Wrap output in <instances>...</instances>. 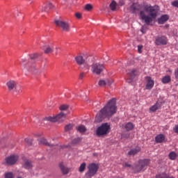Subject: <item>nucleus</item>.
Returning a JSON list of instances; mask_svg holds the SVG:
<instances>
[{
	"instance_id": "1",
	"label": "nucleus",
	"mask_w": 178,
	"mask_h": 178,
	"mask_svg": "<svg viewBox=\"0 0 178 178\" xmlns=\"http://www.w3.org/2000/svg\"><path fill=\"white\" fill-rule=\"evenodd\" d=\"M118 108L116 107V99H111L107 104L100 110V112L97 114L95 121L99 123L102 122L105 118H109L116 113Z\"/></svg>"
},
{
	"instance_id": "2",
	"label": "nucleus",
	"mask_w": 178,
	"mask_h": 178,
	"mask_svg": "<svg viewBox=\"0 0 178 178\" xmlns=\"http://www.w3.org/2000/svg\"><path fill=\"white\" fill-rule=\"evenodd\" d=\"M144 9L147 13H149L150 17L146 15L144 11H140V19H142V20H144L145 23H146L148 25L149 24V23H151V22H152V19L156 18L158 10H156L155 7L152 6H145Z\"/></svg>"
},
{
	"instance_id": "3",
	"label": "nucleus",
	"mask_w": 178,
	"mask_h": 178,
	"mask_svg": "<svg viewBox=\"0 0 178 178\" xmlns=\"http://www.w3.org/2000/svg\"><path fill=\"white\" fill-rule=\"evenodd\" d=\"M109 130H111V124L108 122L104 123L97 129L96 135L98 137H100V136H106L109 133Z\"/></svg>"
},
{
	"instance_id": "4",
	"label": "nucleus",
	"mask_w": 178,
	"mask_h": 178,
	"mask_svg": "<svg viewBox=\"0 0 178 178\" xmlns=\"http://www.w3.org/2000/svg\"><path fill=\"white\" fill-rule=\"evenodd\" d=\"M98 169H99L98 164H95L94 163L89 164L88 166V171L85 174V177L86 178L93 177V176H95V175H97V172H98Z\"/></svg>"
},
{
	"instance_id": "5",
	"label": "nucleus",
	"mask_w": 178,
	"mask_h": 178,
	"mask_svg": "<svg viewBox=\"0 0 178 178\" xmlns=\"http://www.w3.org/2000/svg\"><path fill=\"white\" fill-rule=\"evenodd\" d=\"M55 24L57 27H60L63 31H65V33H69V31H70V24L67 22L56 19Z\"/></svg>"
},
{
	"instance_id": "6",
	"label": "nucleus",
	"mask_w": 178,
	"mask_h": 178,
	"mask_svg": "<svg viewBox=\"0 0 178 178\" xmlns=\"http://www.w3.org/2000/svg\"><path fill=\"white\" fill-rule=\"evenodd\" d=\"M105 66L99 63H95L91 66V71L94 74L99 75L104 72Z\"/></svg>"
},
{
	"instance_id": "7",
	"label": "nucleus",
	"mask_w": 178,
	"mask_h": 178,
	"mask_svg": "<svg viewBox=\"0 0 178 178\" xmlns=\"http://www.w3.org/2000/svg\"><path fill=\"white\" fill-rule=\"evenodd\" d=\"M148 165H149V159L140 160L139 164L133 169L136 173H138V172H141L143 169H145Z\"/></svg>"
},
{
	"instance_id": "8",
	"label": "nucleus",
	"mask_w": 178,
	"mask_h": 178,
	"mask_svg": "<svg viewBox=\"0 0 178 178\" xmlns=\"http://www.w3.org/2000/svg\"><path fill=\"white\" fill-rule=\"evenodd\" d=\"M65 118H66V114L65 113L61 112L58 114L56 117H47L44 118V120H47L48 122H63L65 120Z\"/></svg>"
},
{
	"instance_id": "9",
	"label": "nucleus",
	"mask_w": 178,
	"mask_h": 178,
	"mask_svg": "<svg viewBox=\"0 0 178 178\" xmlns=\"http://www.w3.org/2000/svg\"><path fill=\"white\" fill-rule=\"evenodd\" d=\"M5 161H6V165H8V166H12L15 165L16 162H17V161H19V156L15 155V154L10 155L6 157L5 159Z\"/></svg>"
},
{
	"instance_id": "10",
	"label": "nucleus",
	"mask_w": 178,
	"mask_h": 178,
	"mask_svg": "<svg viewBox=\"0 0 178 178\" xmlns=\"http://www.w3.org/2000/svg\"><path fill=\"white\" fill-rule=\"evenodd\" d=\"M156 45H166L168 44V38L165 36H159L155 38Z\"/></svg>"
},
{
	"instance_id": "11",
	"label": "nucleus",
	"mask_w": 178,
	"mask_h": 178,
	"mask_svg": "<svg viewBox=\"0 0 178 178\" xmlns=\"http://www.w3.org/2000/svg\"><path fill=\"white\" fill-rule=\"evenodd\" d=\"M24 68L28 73H31V74H37V73H38V70L35 68V66H34V65L30 64V63H28Z\"/></svg>"
},
{
	"instance_id": "12",
	"label": "nucleus",
	"mask_w": 178,
	"mask_h": 178,
	"mask_svg": "<svg viewBox=\"0 0 178 178\" xmlns=\"http://www.w3.org/2000/svg\"><path fill=\"white\" fill-rule=\"evenodd\" d=\"M145 80L147 81V84L145 86L146 90H152V88H154V85L155 84V82L152 79H151L150 76H146Z\"/></svg>"
},
{
	"instance_id": "13",
	"label": "nucleus",
	"mask_w": 178,
	"mask_h": 178,
	"mask_svg": "<svg viewBox=\"0 0 178 178\" xmlns=\"http://www.w3.org/2000/svg\"><path fill=\"white\" fill-rule=\"evenodd\" d=\"M6 86L9 91H12V90H17V83L15 81H9L7 82Z\"/></svg>"
},
{
	"instance_id": "14",
	"label": "nucleus",
	"mask_w": 178,
	"mask_h": 178,
	"mask_svg": "<svg viewBox=\"0 0 178 178\" xmlns=\"http://www.w3.org/2000/svg\"><path fill=\"white\" fill-rule=\"evenodd\" d=\"M112 83H113V79H102L99 81L98 85L99 86V87H105V86H111Z\"/></svg>"
},
{
	"instance_id": "15",
	"label": "nucleus",
	"mask_w": 178,
	"mask_h": 178,
	"mask_svg": "<svg viewBox=\"0 0 178 178\" xmlns=\"http://www.w3.org/2000/svg\"><path fill=\"white\" fill-rule=\"evenodd\" d=\"M141 9V6L140 4L134 3L130 7V10L132 12V13H136Z\"/></svg>"
},
{
	"instance_id": "16",
	"label": "nucleus",
	"mask_w": 178,
	"mask_h": 178,
	"mask_svg": "<svg viewBox=\"0 0 178 178\" xmlns=\"http://www.w3.org/2000/svg\"><path fill=\"white\" fill-rule=\"evenodd\" d=\"M127 74H129V81H128V83H131V81L134 80V78L137 74V71L136 70H132L131 71L128 72Z\"/></svg>"
},
{
	"instance_id": "17",
	"label": "nucleus",
	"mask_w": 178,
	"mask_h": 178,
	"mask_svg": "<svg viewBox=\"0 0 178 178\" xmlns=\"http://www.w3.org/2000/svg\"><path fill=\"white\" fill-rule=\"evenodd\" d=\"M162 104L161 102H156L154 105L149 108V112H156L158 109H161Z\"/></svg>"
},
{
	"instance_id": "18",
	"label": "nucleus",
	"mask_w": 178,
	"mask_h": 178,
	"mask_svg": "<svg viewBox=\"0 0 178 178\" xmlns=\"http://www.w3.org/2000/svg\"><path fill=\"white\" fill-rule=\"evenodd\" d=\"M75 60L77 65H84L86 63V58L83 56H77L75 57Z\"/></svg>"
},
{
	"instance_id": "19",
	"label": "nucleus",
	"mask_w": 178,
	"mask_h": 178,
	"mask_svg": "<svg viewBox=\"0 0 178 178\" xmlns=\"http://www.w3.org/2000/svg\"><path fill=\"white\" fill-rule=\"evenodd\" d=\"M169 20V16L168 15H162L160 18L158 19V22L159 24H164Z\"/></svg>"
},
{
	"instance_id": "20",
	"label": "nucleus",
	"mask_w": 178,
	"mask_h": 178,
	"mask_svg": "<svg viewBox=\"0 0 178 178\" xmlns=\"http://www.w3.org/2000/svg\"><path fill=\"white\" fill-rule=\"evenodd\" d=\"M165 135L160 134L155 137V141L159 143H163V141H165Z\"/></svg>"
},
{
	"instance_id": "21",
	"label": "nucleus",
	"mask_w": 178,
	"mask_h": 178,
	"mask_svg": "<svg viewBox=\"0 0 178 178\" xmlns=\"http://www.w3.org/2000/svg\"><path fill=\"white\" fill-rule=\"evenodd\" d=\"M140 151H141V149L139 147H136L134 149H131L129 152L128 155H132V156L136 155V154H138V152H140Z\"/></svg>"
},
{
	"instance_id": "22",
	"label": "nucleus",
	"mask_w": 178,
	"mask_h": 178,
	"mask_svg": "<svg viewBox=\"0 0 178 178\" xmlns=\"http://www.w3.org/2000/svg\"><path fill=\"white\" fill-rule=\"evenodd\" d=\"M59 168H60L63 175H67V173H69V168L65 167V165H63V163H60L59 164Z\"/></svg>"
},
{
	"instance_id": "23",
	"label": "nucleus",
	"mask_w": 178,
	"mask_h": 178,
	"mask_svg": "<svg viewBox=\"0 0 178 178\" xmlns=\"http://www.w3.org/2000/svg\"><path fill=\"white\" fill-rule=\"evenodd\" d=\"M44 54H52L54 52V46H46L44 49Z\"/></svg>"
},
{
	"instance_id": "24",
	"label": "nucleus",
	"mask_w": 178,
	"mask_h": 178,
	"mask_svg": "<svg viewBox=\"0 0 178 178\" xmlns=\"http://www.w3.org/2000/svg\"><path fill=\"white\" fill-rule=\"evenodd\" d=\"M171 80L172 78H170V76L166 75L162 78L161 82L163 84H168V83H170Z\"/></svg>"
},
{
	"instance_id": "25",
	"label": "nucleus",
	"mask_w": 178,
	"mask_h": 178,
	"mask_svg": "<svg viewBox=\"0 0 178 178\" xmlns=\"http://www.w3.org/2000/svg\"><path fill=\"white\" fill-rule=\"evenodd\" d=\"M39 144H43L44 145H47V147H55L54 145H51L48 141H47V139L45 138H41L39 140Z\"/></svg>"
},
{
	"instance_id": "26",
	"label": "nucleus",
	"mask_w": 178,
	"mask_h": 178,
	"mask_svg": "<svg viewBox=\"0 0 178 178\" xmlns=\"http://www.w3.org/2000/svg\"><path fill=\"white\" fill-rule=\"evenodd\" d=\"M54 8V5H52V3L47 2L46 6L42 9L44 12H49L51 9Z\"/></svg>"
},
{
	"instance_id": "27",
	"label": "nucleus",
	"mask_w": 178,
	"mask_h": 178,
	"mask_svg": "<svg viewBox=\"0 0 178 178\" xmlns=\"http://www.w3.org/2000/svg\"><path fill=\"white\" fill-rule=\"evenodd\" d=\"M124 129L127 131H130L134 129V125L131 122H128L124 125Z\"/></svg>"
},
{
	"instance_id": "28",
	"label": "nucleus",
	"mask_w": 178,
	"mask_h": 178,
	"mask_svg": "<svg viewBox=\"0 0 178 178\" xmlns=\"http://www.w3.org/2000/svg\"><path fill=\"white\" fill-rule=\"evenodd\" d=\"M24 168L25 169H31V168H33V164L31 163V161L29 160L25 161Z\"/></svg>"
},
{
	"instance_id": "29",
	"label": "nucleus",
	"mask_w": 178,
	"mask_h": 178,
	"mask_svg": "<svg viewBox=\"0 0 178 178\" xmlns=\"http://www.w3.org/2000/svg\"><path fill=\"white\" fill-rule=\"evenodd\" d=\"M155 178H175V177L172 176H169L165 173H162V174L156 175Z\"/></svg>"
},
{
	"instance_id": "30",
	"label": "nucleus",
	"mask_w": 178,
	"mask_h": 178,
	"mask_svg": "<svg viewBox=\"0 0 178 178\" xmlns=\"http://www.w3.org/2000/svg\"><path fill=\"white\" fill-rule=\"evenodd\" d=\"M77 131L79 133H86L87 131V129H86V127L84 125H80L76 128Z\"/></svg>"
},
{
	"instance_id": "31",
	"label": "nucleus",
	"mask_w": 178,
	"mask_h": 178,
	"mask_svg": "<svg viewBox=\"0 0 178 178\" xmlns=\"http://www.w3.org/2000/svg\"><path fill=\"white\" fill-rule=\"evenodd\" d=\"M86 166H87V164L86 163H81L79 168V172H80V173H83V172L86 170Z\"/></svg>"
},
{
	"instance_id": "32",
	"label": "nucleus",
	"mask_w": 178,
	"mask_h": 178,
	"mask_svg": "<svg viewBox=\"0 0 178 178\" xmlns=\"http://www.w3.org/2000/svg\"><path fill=\"white\" fill-rule=\"evenodd\" d=\"M177 156V154H176V152H171L169 154V158L172 161H175V159H176Z\"/></svg>"
},
{
	"instance_id": "33",
	"label": "nucleus",
	"mask_w": 178,
	"mask_h": 178,
	"mask_svg": "<svg viewBox=\"0 0 178 178\" xmlns=\"http://www.w3.org/2000/svg\"><path fill=\"white\" fill-rule=\"evenodd\" d=\"M4 177L5 178H15V176L13 175V172H6L4 174Z\"/></svg>"
},
{
	"instance_id": "34",
	"label": "nucleus",
	"mask_w": 178,
	"mask_h": 178,
	"mask_svg": "<svg viewBox=\"0 0 178 178\" xmlns=\"http://www.w3.org/2000/svg\"><path fill=\"white\" fill-rule=\"evenodd\" d=\"M73 129V124H68L65 127V131H70V130Z\"/></svg>"
},
{
	"instance_id": "35",
	"label": "nucleus",
	"mask_w": 178,
	"mask_h": 178,
	"mask_svg": "<svg viewBox=\"0 0 178 178\" xmlns=\"http://www.w3.org/2000/svg\"><path fill=\"white\" fill-rule=\"evenodd\" d=\"M69 108V106L67 104H63L59 107L60 111H66Z\"/></svg>"
},
{
	"instance_id": "36",
	"label": "nucleus",
	"mask_w": 178,
	"mask_h": 178,
	"mask_svg": "<svg viewBox=\"0 0 178 178\" xmlns=\"http://www.w3.org/2000/svg\"><path fill=\"white\" fill-rule=\"evenodd\" d=\"M110 8L111 10H115V9H116V3L114 1L110 4Z\"/></svg>"
},
{
	"instance_id": "37",
	"label": "nucleus",
	"mask_w": 178,
	"mask_h": 178,
	"mask_svg": "<svg viewBox=\"0 0 178 178\" xmlns=\"http://www.w3.org/2000/svg\"><path fill=\"white\" fill-rule=\"evenodd\" d=\"M92 8H93L92 5H91V4H86L85 6L86 10H88V11L92 10Z\"/></svg>"
},
{
	"instance_id": "38",
	"label": "nucleus",
	"mask_w": 178,
	"mask_h": 178,
	"mask_svg": "<svg viewBox=\"0 0 178 178\" xmlns=\"http://www.w3.org/2000/svg\"><path fill=\"white\" fill-rule=\"evenodd\" d=\"M80 141H81L80 138H77L74 139L72 141V144H74V145L79 144V143H80Z\"/></svg>"
},
{
	"instance_id": "39",
	"label": "nucleus",
	"mask_w": 178,
	"mask_h": 178,
	"mask_svg": "<svg viewBox=\"0 0 178 178\" xmlns=\"http://www.w3.org/2000/svg\"><path fill=\"white\" fill-rule=\"evenodd\" d=\"M143 44L138 45V54H143Z\"/></svg>"
},
{
	"instance_id": "40",
	"label": "nucleus",
	"mask_w": 178,
	"mask_h": 178,
	"mask_svg": "<svg viewBox=\"0 0 178 178\" xmlns=\"http://www.w3.org/2000/svg\"><path fill=\"white\" fill-rule=\"evenodd\" d=\"M38 58V55L37 54H32L30 56L31 60H35V59H37Z\"/></svg>"
},
{
	"instance_id": "41",
	"label": "nucleus",
	"mask_w": 178,
	"mask_h": 178,
	"mask_svg": "<svg viewBox=\"0 0 178 178\" xmlns=\"http://www.w3.org/2000/svg\"><path fill=\"white\" fill-rule=\"evenodd\" d=\"M84 77H86V74H84V72H81L80 74H79V80H83V79H84Z\"/></svg>"
},
{
	"instance_id": "42",
	"label": "nucleus",
	"mask_w": 178,
	"mask_h": 178,
	"mask_svg": "<svg viewBox=\"0 0 178 178\" xmlns=\"http://www.w3.org/2000/svg\"><path fill=\"white\" fill-rule=\"evenodd\" d=\"M75 16H76V19H81V13H75Z\"/></svg>"
},
{
	"instance_id": "43",
	"label": "nucleus",
	"mask_w": 178,
	"mask_h": 178,
	"mask_svg": "<svg viewBox=\"0 0 178 178\" xmlns=\"http://www.w3.org/2000/svg\"><path fill=\"white\" fill-rule=\"evenodd\" d=\"M172 6H175L176 8H178V1H175L172 3Z\"/></svg>"
},
{
	"instance_id": "44",
	"label": "nucleus",
	"mask_w": 178,
	"mask_h": 178,
	"mask_svg": "<svg viewBox=\"0 0 178 178\" xmlns=\"http://www.w3.org/2000/svg\"><path fill=\"white\" fill-rule=\"evenodd\" d=\"M175 133H177L178 134V124L175 125L173 129Z\"/></svg>"
},
{
	"instance_id": "45",
	"label": "nucleus",
	"mask_w": 178,
	"mask_h": 178,
	"mask_svg": "<svg viewBox=\"0 0 178 178\" xmlns=\"http://www.w3.org/2000/svg\"><path fill=\"white\" fill-rule=\"evenodd\" d=\"M124 168H131V165L129 164L128 163H125L124 164Z\"/></svg>"
},
{
	"instance_id": "46",
	"label": "nucleus",
	"mask_w": 178,
	"mask_h": 178,
	"mask_svg": "<svg viewBox=\"0 0 178 178\" xmlns=\"http://www.w3.org/2000/svg\"><path fill=\"white\" fill-rule=\"evenodd\" d=\"M25 142H26L27 144H29V145H31V140H29V139H27V138L25 139Z\"/></svg>"
},
{
	"instance_id": "47",
	"label": "nucleus",
	"mask_w": 178,
	"mask_h": 178,
	"mask_svg": "<svg viewBox=\"0 0 178 178\" xmlns=\"http://www.w3.org/2000/svg\"><path fill=\"white\" fill-rule=\"evenodd\" d=\"M175 76L177 79H178V69L177 70H175Z\"/></svg>"
},
{
	"instance_id": "48",
	"label": "nucleus",
	"mask_w": 178,
	"mask_h": 178,
	"mask_svg": "<svg viewBox=\"0 0 178 178\" xmlns=\"http://www.w3.org/2000/svg\"><path fill=\"white\" fill-rule=\"evenodd\" d=\"M26 62H27V60L26 58H23L22 60V63H26Z\"/></svg>"
},
{
	"instance_id": "49",
	"label": "nucleus",
	"mask_w": 178,
	"mask_h": 178,
	"mask_svg": "<svg viewBox=\"0 0 178 178\" xmlns=\"http://www.w3.org/2000/svg\"><path fill=\"white\" fill-rule=\"evenodd\" d=\"M67 2H68V3H73V2L71 0H67Z\"/></svg>"
},
{
	"instance_id": "50",
	"label": "nucleus",
	"mask_w": 178,
	"mask_h": 178,
	"mask_svg": "<svg viewBox=\"0 0 178 178\" xmlns=\"http://www.w3.org/2000/svg\"><path fill=\"white\" fill-rule=\"evenodd\" d=\"M18 92L19 93L22 92V89L18 90Z\"/></svg>"
},
{
	"instance_id": "51",
	"label": "nucleus",
	"mask_w": 178,
	"mask_h": 178,
	"mask_svg": "<svg viewBox=\"0 0 178 178\" xmlns=\"http://www.w3.org/2000/svg\"><path fill=\"white\" fill-rule=\"evenodd\" d=\"M17 178H23V177H17Z\"/></svg>"
},
{
	"instance_id": "52",
	"label": "nucleus",
	"mask_w": 178,
	"mask_h": 178,
	"mask_svg": "<svg viewBox=\"0 0 178 178\" xmlns=\"http://www.w3.org/2000/svg\"><path fill=\"white\" fill-rule=\"evenodd\" d=\"M0 144H1V141H0Z\"/></svg>"
}]
</instances>
